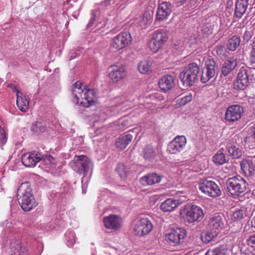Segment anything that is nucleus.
I'll return each instance as SVG.
<instances>
[{"label":"nucleus","mask_w":255,"mask_h":255,"mask_svg":"<svg viewBox=\"0 0 255 255\" xmlns=\"http://www.w3.org/2000/svg\"><path fill=\"white\" fill-rule=\"evenodd\" d=\"M17 197L19 204L25 212L30 211L37 205L29 182L21 184L17 190Z\"/></svg>","instance_id":"f257e3e1"},{"label":"nucleus","mask_w":255,"mask_h":255,"mask_svg":"<svg viewBox=\"0 0 255 255\" xmlns=\"http://www.w3.org/2000/svg\"><path fill=\"white\" fill-rule=\"evenodd\" d=\"M72 93L76 99V103L88 108L95 105L94 92L92 90L86 89L85 86L78 82L74 83L72 88Z\"/></svg>","instance_id":"f03ea898"},{"label":"nucleus","mask_w":255,"mask_h":255,"mask_svg":"<svg viewBox=\"0 0 255 255\" xmlns=\"http://www.w3.org/2000/svg\"><path fill=\"white\" fill-rule=\"evenodd\" d=\"M255 80V68L242 67L233 83L234 88L243 91L251 86Z\"/></svg>","instance_id":"7ed1b4c3"},{"label":"nucleus","mask_w":255,"mask_h":255,"mask_svg":"<svg viewBox=\"0 0 255 255\" xmlns=\"http://www.w3.org/2000/svg\"><path fill=\"white\" fill-rule=\"evenodd\" d=\"M200 69L195 63H191L185 67L180 74L183 88H188L198 80Z\"/></svg>","instance_id":"20e7f679"},{"label":"nucleus","mask_w":255,"mask_h":255,"mask_svg":"<svg viewBox=\"0 0 255 255\" xmlns=\"http://www.w3.org/2000/svg\"><path fill=\"white\" fill-rule=\"evenodd\" d=\"M226 184L228 193L233 197L239 196L244 193L248 185L245 180L236 176L229 178Z\"/></svg>","instance_id":"39448f33"},{"label":"nucleus","mask_w":255,"mask_h":255,"mask_svg":"<svg viewBox=\"0 0 255 255\" xmlns=\"http://www.w3.org/2000/svg\"><path fill=\"white\" fill-rule=\"evenodd\" d=\"M182 214L185 220L189 223L200 221L204 217L202 209L199 206L191 204L185 206Z\"/></svg>","instance_id":"423d86ee"},{"label":"nucleus","mask_w":255,"mask_h":255,"mask_svg":"<svg viewBox=\"0 0 255 255\" xmlns=\"http://www.w3.org/2000/svg\"><path fill=\"white\" fill-rule=\"evenodd\" d=\"M219 72V66L217 61H215L212 58L207 59L202 71L201 82L207 83L216 75H217Z\"/></svg>","instance_id":"0eeeda50"},{"label":"nucleus","mask_w":255,"mask_h":255,"mask_svg":"<svg viewBox=\"0 0 255 255\" xmlns=\"http://www.w3.org/2000/svg\"><path fill=\"white\" fill-rule=\"evenodd\" d=\"M90 164V159L87 156L81 155L75 156L69 163V165L73 170L85 176L89 170Z\"/></svg>","instance_id":"6e6552de"},{"label":"nucleus","mask_w":255,"mask_h":255,"mask_svg":"<svg viewBox=\"0 0 255 255\" xmlns=\"http://www.w3.org/2000/svg\"><path fill=\"white\" fill-rule=\"evenodd\" d=\"M42 159L47 160L51 163L53 158L50 155L42 156L39 153L35 152L25 153L21 157V162L26 167H33Z\"/></svg>","instance_id":"1a4fd4ad"},{"label":"nucleus","mask_w":255,"mask_h":255,"mask_svg":"<svg viewBox=\"0 0 255 255\" xmlns=\"http://www.w3.org/2000/svg\"><path fill=\"white\" fill-rule=\"evenodd\" d=\"M168 39V35L163 30L154 31L149 43L151 50L156 52L165 43Z\"/></svg>","instance_id":"9d476101"},{"label":"nucleus","mask_w":255,"mask_h":255,"mask_svg":"<svg viewBox=\"0 0 255 255\" xmlns=\"http://www.w3.org/2000/svg\"><path fill=\"white\" fill-rule=\"evenodd\" d=\"M152 228L151 222L147 218H142L136 222L133 231L135 235L141 237L150 233Z\"/></svg>","instance_id":"9b49d317"},{"label":"nucleus","mask_w":255,"mask_h":255,"mask_svg":"<svg viewBox=\"0 0 255 255\" xmlns=\"http://www.w3.org/2000/svg\"><path fill=\"white\" fill-rule=\"evenodd\" d=\"M199 188L202 192L213 197L220 196L222 193L219 186L210 180H205L200 183Z\"/></svg>","instance_id":"f8f14e48"},{"label":"nucleus","mask_w":255,"mask_h":255,"mask_svg":"<svg viewBox=\"0 0 255 255\" xmlns=\"http://www.w3.org/2000/svg\"><path fill=\"white\" fill-rule=\"evenodd\" d=\"M187 235L186 231L183 228H175L171 229L166 234V237L174 245H179L184 242Z\"/></svg>","instance_id":"ddd939ff"},{"label":"nucleus","mask_w":255,"mask_h":255,"mask_svg":"<svg viewBox=\"0 0 255 255\" xmlns=\"http://www.w3.org/2000/svg\"><path fill=\"white\" fill-rule=\"evenodd\" d=\"M244 109L238 105H234L228 108L225 113V119L229 123H234L241 119Z\"/></svg>","instance_id":"4468645a"},{"label":"nucleus","mask_w":255,"mask_h":255,"mask_svg":"<svg viewBox=\"0 0 255 255\" xmlns=\"http://www.w3.org/2000/svg\"><path fill=\"white\" fill-rule=\"evenodd\" d=\"M132 37L128 32H121L114 37L113 47L117 49H121L131 43Z\"/></svg>","instance_id":"2eb2a0df"},{"label":"nucleus","mask_w":255,"mask_h":255,"mask_svg":"<svg viewBox=\"0 0 255 255\" xmlns=\"http://www.w3.org/2000/svg\"><path fill=\"white\" fill-rule=\"evenodd\" d=\"M186 143V138L184 136H177L168 144L167 150L171 154H177L183 150Z\"/></svg>","instance_id":"dca6fc26"},{"label":"nucleus","mask_w":255,"mask_h":255,"mask_svg":"<svg viewBox=\"0 0 255 255\" xmlns=\"http://www.w3.org/2000/svg\"><path fill=\"white\" fill-rule=\"evenodd\" d=\"M172 11V6L169 2L165 1L160 3L156 12V20L162 21L169 16Z\"/></svg>","instance_id":"f3484780"},{"label":"nucleus","mask_w":255,"mask_h":255,"mask_svg":"<svg viewBox=\"0 0 255 255\" xmlns=\"http://www.w3.org/2000/svg\"><path fill=\"white\" fill-rule=\"evenodd\" d=\"M225 221V218L222 214L216 213L210 218L208 228L210 230H217V232H219L224 227Z\"/></svg>","instance_id":"a211bd4d"},{"label":"nucleus","mask_w":255,"mask_h":255,"mask_svg":"<svg viewBox=\"0 0 255 255\" xmlns=\"http://www.w3.org/2000/svg\"><path fill=\"white\" fill-rule=\"evenodd\" d=\"M163 177L162 175L155 172L149 173L141 177L140 182L144 186L152 185L160 183Z\"/></svg>","instance_id":"6ab92c4d"},{"label":"nucleus","mask_w":255,"mask_h":255,"mask_svg":"<svg viewBox=\"0 0 255 255\" xmlns=\"http://www.w3.org/2000/svg\"><path fill=\"white\" fill-rule=\"evenodd\" d=\"M175 77L170 75L163 76L158 81L160 89L166 92L171 90L175 85Z\"/></svg>","instance_id":"aec40b11"},{"label":"nucleus","mask_w":255,"mask_h":255,"mask_svg":"<svg viewBox=\"0 0 255 255\" xmlns=\"http://www.w3.org/2000/svg\"><path fill=\"white\" fill-rule=\"evenodd\" d=\"M242 170L245 175L250 177L254 175L255 171V164L250 159H245L240 162Z\"/></svg>","instance_id":"412c9836"},{"label":"nucleus","mask_w":255,"mask_h":255,"mask_svg":"<svg viewBox=\"0 0 255 255\" xmlns=\"http://www.w3.org/2000/svg\"><path fill=\"white\" fill-rule=\"evenodd\" d=\"M13 90L16 92V104L17 106L22 112H25L28 109L29 99L27 96L23 95L18 89L14 87Z\"/></svg>","instance_id":"4be33fe9"},{"label":"nucleus","mask_w":255,"mask_h":255,"mask_svg":"<svg viewBox=\"0 0 255 255\" xmlns=\"http://www.w3.org/2000/svg\"><path fill=\"white\" fill-rule=\"evenodd\" d=\"M227 150L230 156L233 158H239L243 154L242 147L238 143L235 142L228 143L226 147Z\"/></svg>","instance_id":"5701e85b"},{"label":"nucleus","mask_w":255,"mask_h":255,"mask_svg":"<svg viewBox=\"0 0 255 255\" xmlns=\"http://www.w3.org/2000/svg\"><path fill=\"white\" fill-rule=\"evenodd\" d=\"M180 203L178 200L169 198L161 203L160 208L163 212H171L174 210Z\"/></svg>","instance_id":"b1692460"},{"label":"nucleus","mask_w":255,"mask_h":255,"mask_svg":"<svg viewBox=\"0 0 255 255\" xmlns=\"http://www.w3.org/2000/svg\"><path fill=\"white\" fill-rule=\"evenodd\" d=\"M237 66L236 59L231 58L226 61L222 66L221 73L224 76L228 75Z\"/></svg>","instance_id":"393cba45"},{"label":"nucleus","mask_w":255,"mask_h":255,"mask_svg":"<svg viewBox=\"0 0 255 255\" xmlns=\"http://www.w3.org/2000/svg\"><path fill=\"white\" fill-rule=\"evenodd\" d=\"M153 11L152 10L145 11L138 20L139 25L142 28H145L150 24L152 21Z\"/></svg>","instance_id":"a878e982"},{"label":"nucleus","mask_w":255,"mask_h":255,"mask_svg":"<svg viewBox=\"0 0 255 255\" xmlns=\"http://www.w3.org/2000/svg\"><path fill=\"white\" fill-rule=\"evenodd\" d=\"M249 0H237L235 15L241 18L245 13L248 5Z\"/></svg>","instance_id":"bb28decb"},{"label":"nucleus","mask_w":255,"mask_h":255,"mask_svg":"<svg viewBox=\"0 0 255 255\" xmlns=\"http://www.w3.org/2000/svg\"><path fill=\"white\" fill-rule=\"evenodd\" d=\"M133 136L128 133L125 136L118 138L116 142L115 145L119 150H122L126 148V147L131 141Z\"/></svg>","instance_id":"cd10ccee"},{"label":"nucleus","mask_w":255,"mask_h":255,"mask_svg":"<svg viewBox=\"0 0 255 255\" xmlns=\"http://www.w3.org/2000/svg\"><path fill=\"white\" fill-rule=\"evenodd\" d=\"M126 75V71L124 66L113 65V82H117L123 78Z\"/></svg>","instance_id":"c85d7f7f"},{"label":"nucleus","mask_w":255,"mask_h":255,"mask_svg":"<svg viewBox=\"0 0 255 255\" xmlns=\"http://www.w3.org/2000/svg\"><path fill=\"white\" fill-rule=\"evenodd\" d=\"M218 233L217 230H210L208 228L206 231L201 233L200 238L203 242L208 244L214 240Z\"/></svg>","instance_id":"c756f323"},{"label":"nucleus","mask_w":255,"mask_h":255,"mask_svg":"<svg viewBox=\"0 0 255 255\" xmlns=\"http://www.w3.org/2000/svg\"><path fill=\"white\" fill-rule=\"evenodd\" d=\"M241 38L237 35H234L229 38L227 42V48L231 51H235L239 47Z\"/></svg>","instance_id":"7c9ffc66"},{"label":"nucleus","mask_w":255,"mask_h":255,"mask_svg":"<svg viewBox=\"0 0 255 255\" xmlns=\"http://www.w3.org/2000/svg\"><path fill=\"white\" fill-rule=\"evenodd\" d=\"M251 215V211L247 208L242 207L234 212L233 217L235 220H240L247 218H250Z\"/></svg>","instance_id":"2f4dec72"},{"label":"nucleus","mask_w":255,"mask_h":255,"mask_svg":"<svg viewBox=\"0 0 255 255\" xmlns=\"http://www.w3.org/2000/svg\"><path fill=\"white\" fill-rule=\"evenodd\" d=\"M151 62L147 60L141 61L138 65L139 72L142 74L148 73L151 70Z\"/></svg>","instance_id":"473e14b6"},{"label":"nucleus","mask_w":255,"mask_h":255,"mask_svg":"<svg viewBox=\"0 0 255 255\" xmlns=\"http://www.w3.org/2000/svg\"><path fill=\"white\" fill-rule=\"evenodd\" d=\"M142 154L145 160L150 161L155 157L156 153L152 146L147 145L144 147Z\"/></svg>","instance_id":"72a5a7b5"},{"label":"nucleus","mask_w":255,"mask_h":255,"mask_svg":"<svg viewBox=\"0 0 255 255\" xmlns=\"http://www.w3.org/2000/svg\"><path fill=\"white\" fill-rule=\"evenodd\" d=\"M228 160V157L226 156L222 150L218 151L213 156V161L217 165H222Z\"/></svg>","instance_id":"f704fd0d"},{"label":"nucleus","mask_w":255,"mask_h":255,"mask_svg":"<svg viewBox=\"0 0 255 255\" xmlns=\"http://www.w3.org/2000/svg\"><path fill=\"white\" fill-rule=\"evenodd\" d=\"M123 222V219L121 216L113 214V233L120 230Z\"/></svg>","instance_id":"c9c22d12"},{"label":"nucleus","mask_w":255,"mask_h":255,"mask_svg":"<svg viewBox=\"0 0 255 255\" xmlns=\"http://www.w3.org/2000/svg\"><path fill=\"white\" fill-rule=\"evenodd\" d=\"M116 171L119 176L123 178L126 177L129 171L128 168L123 163H118L116 167Z\"/></svg>","instance_id":"e433bc0d"},{"label":"nucleus","mask_w":255,"mask_h":255,"mask_svg":"<svg viewBox=\"0 0 255 255\" xmlns=\"http://www.w3.org/2000/svg\"><path fill=\"white\" fill-rule=\"evenodd\" d=\"M244 140L248 146H255V127L251 128L250 135L246 137Z\"/></svg>","instance_id":"4c0bfd02"},{"label":"nucleus","mask_w":255,"mask_h":255,"mask_svg":"<svg viewBox=\"0 0 255 255\" xmlns=\"http://www.w3.org/2000/svg\"><path fill=\"white\" fill-rule=\"evenodd\" d=\"M227 249L224 246H220L213 250H209L205 255H225Z\"/></svg>","instance_id":"58836bf2"},{"label":"nucleus","mask_w":255,"mask_h":255,"mask_svg":"<svg viewBox=\"0 0 255 255\" xmlns=\"http://www.w3.org/2000/svg\"><path fill=\"white\" fill-rule=\"evenodd\" d=\"M46 126L44 124L41 122H37L32 124L31 127V130L34 133H39L45 131Z\"/></svg>","instance_id":"ea45409f"},{"label":"nucleus","mask_w":255,"mask_h":255,"mask_svg":"<svg viewBox=\"0 0 255 255\" xmlns=\"http://www.w3.org/2000/svg\"><path fill=\"white\" fill-rule=\"evenodd\" d=\"M103 222L105 227L107 229H112V214L105 217L103 219Z\"/></svg>","instance_id":"a19ab883"},{"label":"nucleus","mask_w":255,"mask_h":255,"mask_svg":"<svg viewBox=\"0 0 255 255\" xmlns=\"http://www.w3.org/2000/svg\"><path fill=\"white\" fill-rule=\"evenodd\" d=\"M215 50L217 54L220 57H222L225 54L226 49L224 45L217 46L215 47Z\"/></svg>","instance_id":"79ce46f5"},{"label":"nucleus","mask_w":255,"mask_h":255,"mask_svg":"<svg viewBox=\"0 0 255 255\" xmlns=\"http://www.w3.org/2000/svg\"><path fill=\"white\" fill-rule=\"evenodd\" d=\"M253 35L254 32L252 30L246 31L243 37L244 41L246 42H248L251 40Z\"/></svg>","instance_id":"37998d69"},{"label":"nucleus","mask_w":255,"mask_h":255,"mask_svg":"<svg viewBox=\"0 0 255 255\" xmlns=\"http://www.w3.org/2000/svg\"><path fill=\"white\" fill-rule=\"evenodd\" d=\"M0 142L4 144L6 142V133L3 128L0 126Z\"/></svg>","instance_id":"c03bdc74"},{"label":"nucleus","mask_w":255,"mask_h":255,"mask_svg":"<svg viewBox=\"0 0 255 255\" xmlns=\"http://www.w3.org/2000/svg\"><path fill=\"white\" fill-rule=\"evenodd\" d=\"M192 99V95L191 94H189L188 95H186L181 98V104L183 105H185L187 103L191 101Z\"/></svg>","instance_id":"a18cd8bd"},{"label":"nucleus","mask_w":255,"mask_h":255,"mask_svg":"<svg viewBox=\"0 0 255 255\" xmlns=\"http://www.w3.org/2000/svg\"><path fill=\"white\" fill-rule=\"evenodd\" d=\"M250 61L252 63H255V40L252 45V50L251 52Z\"/></svg>","instance_id":"49530a36"},{"label":"nucleus","mask_w":255,"mask_h":255,"mask_svg":"<svg viewBox=\"0 0 255 255\" xmlns=\"http://www.w3.org/2000/svg\"><path fill=\"white\" fill-rule=\"evenodd\" d=\"M249 149L247 150L249 156L251 157H255V146H249Z\"/></svg>","instance_id":"de8ad7c7"},{"label":"nucleus","mask_w":255,"mask_h":255,"mask_svg":"<svg viewBox=\"0 0 255 255\" xmlns=\"http://www.w3.org/2000/svg\"><path fill=\"white\" fill-rule=\"evenodd\" d=\"M15 255H26L27 253L24 247H20L19 251L14 252Z\"/></svg>","instance_id":"09e8293b"},{"label":"nucleus","mask_w":255,"mask_h":255,"mask_svg":"<svg viewBox=\"0 0 255 255\" xmlns=\"http://www.w3.org/2000/svg\"><path fill=\"white\" fill-rule=\"evenodd\" d=\"M248 244L253 248H255V235L252 236L248 240Z\"/></svg>","instance_id":"8fccbe9b"},{"label":"nucleus","mask_w":255,"mask_h":255,"mask_svg":"<svg viewBox=\"0 0 255 255\" xmlns=\"http://www.w3.org/2000/svg\"><path fill=\"white\" fill-rule=\"evenodd\" d=\"M188 0H174V2L176 6H179L184 4Z\"/></svg>","instance_id":"3c124183"},{"label":"nucleus","mask_w":255,"mask_h":255,"mask_svg":"<svg viewBox=\"0 0 255 255\" xmlns=\"http://www.w3.org/2000/svg\"><path fill=\"white\" fill-rule=\"evenodd\" d=\"M95 19V15H94V14H93L92 17L91 18L90 22H89V23L87 25V26L88 27H90L93 25L94 21Z\"/></svg>","instance_id":"603ef678"},{"label":"nucleus","mask_w":255,"mask_h":255,"mask_svg":"<svg viewBox=\"0 0 255 255\" xmlns=\"http://www.w3.org/2000/svg\"><path fill=\"white\" fill-rule=\"evenodd\" d=\"M111 0H105L103 2V4L107 6L110 5Z\"/></svg>","instance_id":"864d4df0"},{"label":"nucleus","mask_w":255,"mask_h":255,"mask_svg":"<svg viewBox=\"0 0 255 255\" xmlns=\"http://www.w3.org/2000/svg\"><path fill=\"white\" fill-rule=\"evenodd\" d=\"M207 33H208V34H209L210 33H212V30L209 29L208 31L207 32Z\"/></svg>","instance_id":"5fc2aeb1"},{"label":"nucleus","mask_w":255,"mask_h":255,"mask_svg":"<svg viewBox=\"0 0 255 255\" xmlns=\"http://www.w3.org/2000/svg\"><path fill=\"white\" fill-rule=\"evenodd\" d=\"M252 226L255 228V216L254 218V225L253 224H252Z\"/></svg>","instance_id":"6e6d98bb"},{"label":"nucleus","mask_w":255,"mask_h":255,"mask_svg":"<svg viewBox=\"0 0 255 255\" xmlns=\"http://www.w3.org/2000/svg\"><path fill=\"white\" fill-rule=\"evenodd\" d=\"M120 28H121V27H119V28H118V30H119V29H120Z\"/></svg>","instance_id":"4d7b16f0"}]
</instances>
